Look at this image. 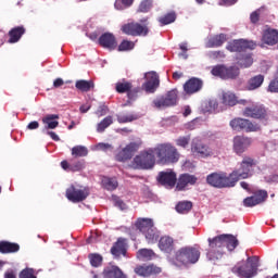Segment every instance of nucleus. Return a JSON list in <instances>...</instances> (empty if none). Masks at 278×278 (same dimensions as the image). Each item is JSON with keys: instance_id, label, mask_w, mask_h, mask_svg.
I'll return each mask as SVG.
<instances>
[{"instance_id": "obj_1", "label": "nucleus", "mask_w": 278, "mask_h": 278, "mask_svg": "<svg viewBox=\"0 0 278 278\" xmlns=\"http://www.w3.org/2000/svg\"><path fill=\"white\" fill-rule=\"evenodd\" d=\"M201 257V252H199L198 249L192 247H185L179 249L175 257H168L169 264L172 266H186L188 264H197L199 262V258Z\"/></svg>"}, {"instance_id": "obj_2", "label": "nucleus", "mask_w": 278, "mask_h": 278, "mask_svg": "<svg viewBox=\"0 0 278 278\" xmlns=\"http://www.w3.org/2000/svg\"><path fill=\"white\" fill-rule=\"evenodd\" d=\"M260 269V257L250 256L245 262L238 263L232 267V273L240 278H253L257 277V270Z\"/></svg>"}, {"instance_id": "obj_3", "label": "nucleus", "mask_w": 278, "mask_h": 278, "mask_svg": "<svg viewBox=\"0 0 278 278\" xmlns=\"http://www.w3.org/2000/svg\"><path fill=\"white\" fill-rule=\"evenodd\" d=\"M154 152L161 164H176V162H179V152L170 143L156 146Z\"/></svg>"}, {"instance_id": "obj_4", "label": "nucleus", "mask_w": 278, "mask_h": 278, "mask_svg": "<svg viewBox=\"0 0 278 278\" xmlns=\"http://www.w3.org/2000/svg\"><path fill=\"white\" fill-rule=\"evenodd\" d=\"M155 148H149L134 157V166L138 170H151L155 166Z\"/></svg>"}, {"instance_id": "obj_5", "label": "nucleus", "mask_w": 278, "mask_h": 278, "mask_svg": "<svg viewBox=\"0 0 278 278\" xmlns=\"http://www.w3.org/2000/svg\"><path fill=\"white\" fill-rule=\"evenodd\" d=\"M206 184L213 188H233L236 179L231 174L227 176L225 173H212L206 177Z\"/></svg>"}, {"instance_id": "obj_6", "label": "nucleus", "mask_w": 278, "mask_h": 278, "mask_svg": "<svg viewBox=\"0 0 278 278\" xmlns=\"http://www.w3.org/2000/svg\"><path fill=\"white\" fill-rule=\"evenodd\" d=\"M208 247L210 249L206 253V257L211 262H216V260H220L225 250V235L217 236L213 239L208 238Z\"/></svg>"}, {"instance_id": "obj_7", "label": "nucleus", "mask_w": 278, "mask_h": 278, "mask_svg": "<svg viewBox=\"0 0 278 278\" xmlns=\"http://www.w3.org/2000/svg\"><path fill=\"white\" fill-rule=\"evenodd\" d=\"M253 166H255V160L249 156L243 157L240 166L231 173V177L236 179V184H238L240 179H249V177L253 175Z\"/></svg>"}, {"instance_id": "obj_8", "label": "nucleus", "mask_w": 278, "mask_h": 278, "mask_svg": "<svg viewBox=\"0 0 278 278\" xmlns=\"http://www.w3.org/2000/svg\"><path fill=\"white\" fill-rule=\"evenodd\" d=\"M137 229L146 237L148 242H155L160 235H157V229L153 225V219L150 218H141L136 223Z\"/></svg>"}, {"instance_id": "obj_9", "label": "nucleus", "mask_w": 278, "mask_h": 278, "mask_svg": "<svg viewBox=\"0 0 278 278\" xmlns=\"http://www.w3.org/2000/svg\"><path fill=\"white\" fill-rule=\"evenodd\" d=\"M214 77H219L220 79H238L240 76V67L237 65L227 66L225 64L215 65L212 71Z\"/></svg>"}, {"instance_id": "obj_10", "label": "nucleus", "mask_w": 278, "mask_h": 278, "mask_svg": "<svg viewBox=\"0 0 278 278\" xmlns=\"http://www.w3.org/2000/svg\"><path fill=\"white\" fill-rule=\"evenodd\" d=\"M226 49L227 51H230V53H236V55H238L239 53H244L249 50L253 51V49H255V43L253 40L235 39L227 43Z\"/></svg>"}, {"instance_id": "obj_11", "label": "nucleus", "mask_w": 278, "mask_h": 278, "mask_svg": "<svg viewBox=\"0 0 278 278\" xmlns=\"http://www.w3.org/2000/svg\"><path fill=\"white\" fill-rule=\"evenodd\" d=\"M177 101H179L177 89H173L168 91L165 97L154 99L153 105L154 108H157V110H162L164 108H173V105H177Z\"/></svg>"}, {"instance_id": "obj_12", "label": "nucleus", "mask_w": 278, "mask_h": 278, "mask_svg": "<svg viewBox=\"0 0 278 278\" xmlns=\"http://www.w3.org/2000/svg\"><path fill=\"white\" fill-rule=\"evenodd\" d=\"M230 127L233 129V131H260V125L253 124L251 121L240 117L230 121Z\"/></svg>"}, {"instance_id": "obj_13", "label": "nucleus", "mask_w": 278, "mask_h": 278, "mask_svg": "<svg viewBox=\"0 0 278 278\" xmlns=\"http://www.w3.org/2000/svg\"><path fill=\"white\" fill-rule=\"evenodd\" d=\"M89 194L90 191H88V189H81L75 186H71L66 190V198L72 203H81V201H86V199H88Z\"/></svg>"}, {"instance_id": "obj_14", "label": "nucleus", "mask_w": 278, "mask_h": 278, "mask_svg": "<svg viewBox=\"0 0 278 278\" xmlns=\"http://www.w3.org/2000/svg\"><path fill=\"white\" fill-rule=\"evenodd\" d=\"M191 153L195 155V157H210L212 155V150L210 147L199 138H194L191 142Z\"/></svg>"}, {"instance_id": "obj_15", "label": "nucleus", "mask_w": 278, "mask_h": 278, "mask_svg": "<svg viewBox=\"0 0 278 278\" xmlns=\"http://www.w3.org/2000/svg\"><path fill=\"white\" fill-rule=\"evenodd\" d=\"M122 31L126 36H148L149 27L138 23H128L122 26Z\"/></svg>"}, {"instance_id": "obj_16", "label": "nucleus", "mask_w": 278, "mask_h": 278, "mask_svg": "<svg viewBox=\"0 0 278 278\" xmlns=\"http://www.w3.org/2000/svg\"><path fill=\"white\" fill-rule=\"evenodd\" d=\"M147 81L142 85L143 90L149 94H153L160 88V75L157 72H149L144 74Z\"/></svg>"}, {"instance_id": "obj_17", "label": "nucleus", "mask_w": 278, "mask_h": 278, "mask_svg": "<svg viewBox=\"0 0 278 278\" xmlns=\"http://www.w3.org/2000/svg\"><path fill=\"white\" fill-rule=\"evenodd\" d=\"M138 149H140V143L130 142L116 154L115 160L117 162H127L134 157Z\"/></svg>"}, {"instance_id": "obj_18", "label": "nucleus", "mask_w": 278, "mask_h": 278, "mask_svg": "<svg viewBox=\"0 0 278 278\" xmlns=\"http://www.w3.org/2000/svg\"><path fill=\"white\" fill-rule=\"evenodd\" d=\"M243 115L249 118H258L260 121H268V113L266 112V108L264 105L245 108L243 111Z\"/></svg>"}, {"instance_id": "obj_19", "label": "nucleus", "mask_w": 278, "mask_h": 278, "mask_svg": "<svg viewBox=\"0 0 278 278\" xmlns=\"http://www.w3.org/2000/svg\"><path fill=\"white\" fill-rule=\"evenodd\" d=\"M156 181L165 188H175L177 184V174L173 170L160 172Z\"/></svg>"}, {"instance_id": "obj_20", "label": "nucleus", "mask_w": 278, "mask_h": 278, "mask_svg": "<svg viewBox=\"0 0 278 278\" xmlns=\"http://www.w3.org/2000/svg\"><path fill=\"white\" fill-rule=\"evenodd\" d=\"M268 199V192L266 190H258L252 197H248L243 200L244 207H255L260 203H264Z\"/></svg>"}, {"instance_id": "obj_21", "label": "nucleus", "mask_w": 278, "mask_h": 278, "mask_svg": "<svg viewBox=\"0 0 278 278\" xmlns=\"http://www.w3.org/2000/svg\"><path fill=\"white\" fill-rule=\"evenodd\" d=\"M249 147H251V138L249 137L236 136L232 140V149L237 155H242Z\"/></svg>"}, {"instance_id": "obj_22", "label": "nucleus", "mask_w": 278, "mask_h": 278, "mask_svg": "<svg viewBox=\"0 0 278 278\" xmlns=\"http://www.w3.org/2000/svg\"><path fill=\"white\" fill-rule=\"evenodd\" d=\"M198 178L194 175L190 174H181L178 178L176 190H186L188 186H194L197 184Z\"/></svg>"}, {"instance_id": "obj_23", "label": "nucleus", "mask_w": 278, "mask_h": 278, "mask_svg": "<svg viewBox=\"0 0 278 278\" xmlns=\"http://www.w3.org/2000/svg\"><path fill=\"white\" fill-rule=\"evenodd\" d=\"M98 42L104 49H110V51H114L116 49V37L112 33H104L98 39Z\"/></svg>"}, {"instance_id": "obj_24", "label": "nucleus", "mask_w": 278, "mask_h": 278, "mask_svg": "<svg viewBox=\"0 0 278 278\" xmlns=\"http://www.w3.org/2000/svg\"><path fill=\"white\" fill-rule=\"evenodd\" d=\"M236 61L241 68H249L250 66H253V53L245 50L242 53L236 54Z\"/></svg>"}, {"instance_id": "obj_25", "label": "nucleus", "mask_w": 278, "mask_h": 278, "mask_svg": "<svg viewBox=\"0 0 278 278\" xmlns=\"http://www.w3.org/2000/svg\"><path fill=\"white\" fill-rule=\"evenodd\" d=\"M223 103L224 105H229L230 108H233V105H247L248 101L244 99H238L236 97V93L231 91H227L223 93Z\"/></svg>"}, {"instance_id": "obj_26", "label": "nucleus", "mask_w": 278, "mask_h": 278, "mask_svg": "<svg viewBox=\"0 0 278 278\" xmlns=\"http://www.w3.org/2000/svg\"><path fill=\"white\" fill-rule=\"evenodd\" d=\"M203 88V80L199 78H191L184 85V90L187 94H194Z\"/></svg>"}, {"instance_id": "obj_27", "label": "nucleus", "mask_w": 278, "mask_h": 278, "mask_svg": "<svg viewBox=\"0 0 278 278\" xmlns=\"http://www.w3.org/2000/svg\"><path fill=\"white\" fill-rule=\"evenodd\" d=\"M104 278H127V275L118 266H108L103 270Z\"/></svg>"}, {"instance_id": "obj_28", "label": "nucleus", "mask_w": 278, "mask_h": 278, "mask_svg": "<svg viewBox=\"0 0 278 278\" xmlns=\"http://www.w3.org/2000/svg\"><path fill=\"white\" fill-rule=\"evenodd\" d=\"M159 248L164 252V253H173L175 249V241L170 237H162L159 241Z\"/></svg>"}, {"instance_id": "obj_29", "label": "nucleus", "mask_w": 278, "mask_h": 278, "mask_svg": "<svg viewBox=\"0 0 278 278\" xmlns=\"http://www.w3.org/2000/svg\"><path fill=\"white\" fill-rule=\"evenodd\" d=\"M18 251H21V245H18V243L0 241V253L3 255L8 253H18Z\"/></svg>"}, {"instance_id": "obj_30", "label": "nucleus", "mask_w": 278, "mask_h": 278, "mask_svg": "<svg viewBox=\"0 0 278 278\" xmlns=\"http://www.w3.org/2000/svg\"><path fill=\"white\" fill-rule=\"evenodd\" d=\"M112 255H115V257H121V255L126 256L127 255V248L125 244V239L118 238L115 245L111 249Z\"/></svg>"}, {"instance_id": "obj_31", "label": "nucleus", "mask_w": 278, "mask_h": 278, "mask_svg": "<svg viewBox=\"0 0 278 278\" xmlns=\"http://www.w3.org/2000/svg\"><path fill=\"white\" fill-rule=\"evenodd\" d=\"M263 42L274 47L278 42V31L276 29H267L263 34Z\"/></svg>"}, {"instance_id": "obj_32", "label": "nucleus", "mask_w": 278, "mask_h": 278, "mask_svg": "<svg viewBox=\"0 0 278 278\" xmlns=\"http://www.w3.org/2000/svg\"><path fill=\"white\" fill-rule=\"evenodd\" d=\"M227 42V35L226 34H219L208 39L206 43L207 49H214L216 47H223Z\"/></svg>"}, {"instance_id": "obj_33", "label": "nucleus", "mask_w": 278, "mask_h": 278, "mask_svg": "<svg viewBox=\"0 0 278 278\" xmlns=\"http://www.w3.org/2000/svg\"><path fill=\"white\" fill-rule=\"evenodd\" d=\"M58 118H60V115L58 114H48L42 118V123L47 126H45V129H55L58 125H60V122H58Z\"/></svg>"}, {"instance_id": "obj_34", "label": "nucleus", "mask_w": 278, "mask_h": 278, "mask_svg": "<svg viewBox=\"0 0 278 278\" xmlns=\"http://www.w3.org/2000/svg\"><path fill=\"white\" fill-rule=\"evenodd\" d=\"M23 34H25V27L17 26L15 28H12L9 31V36H10L9 42L11 45H14V42H18L21 40V38L23 37Z\"/></svg>"}, {"instance_id": "obj_35", "label": "nucleus", "mask_w": 278, "mask_h": 278, "mask_svg": "<svg viewBox=\"0 0 278 278\" xmlns=\"http://www.w3.org/2000/svg\"><path fill=\"white\" fill-rule=\"evenodd\" d=\"M262 84H264V75L258 74L248 81V90H257V88H262Z\"/></svg>"}, {"instance_id": "obj_36", "label": "nucleus", "mask_w": 278, "mask_h": 278, "mask_svg": "<svg viewBox=\"0 0 278 278\" xmlns=\"http://www.w3.org/2000/svg\"><path fill=\"white\" fill-rule=\"evenodd\" d=\"M102 187L104 190L112 192L118 188V180L116 178L104 177L102 179Z\"/></svg>"}, {"instance_id": "obj_37", "label": "nucleus", "mask_w": 278, "mask_h": 278, "mask_svg": "<svg viewBox=\"0 0 278 278\" xmlns=\"http://www.w3.org/2000/svg\"><path fill=\"white\" fill-rule=\"evenodd\" d=\"M77 90H80V92H90L92 88H94V83L92 80H77L75 84Z\"/></svg>"}, {"instance_id": "obj_38", "label": "nucleus", "mask_w": 278, "mask_h": 278, "mask_svg": "<svg viewBox=\"0 0 278 278\" xmlns=\"http://www.w3.org/2000/svg\"><path fill=\"white\" fill-rule=\"evenodd\" d=\"M266 14H268V8L264 5L261 7L260 9L251 13L250 15L251 23L255 25V23L260 22V16H264Z\"/></svg>"}, {"instance_id": "obj_39", "label": "nucleus", "mask_w": 278, "mask_h": 278, "mask_svg": "<svg viewBox=\"0 0 278 278\" xmlns=\"http://www.w3.org/2000/svg\"><path fill=\"white\" fill-rule=\"evenodd\" d=\"M155 255V252L150 249H140L137 252L138 260H142L143 262H149L150 260H153V256Z\"/></svg>"}, {"instance_id": "obj_40", "label": "nucleus", "mask_w": 278, "mask_h": 278, "mask_svg": "<svg viewBox=\"0 0 278 278\" xmlns=\"http://www.w3.org/2000/svg\"><path fill=\"white\" fill-rule=\"evenodd\" d=\"M239 242L232 235H225V247L228 251H233L238 247Z\"/></svg>"}, {"instance_id": "obj_41", "label": "nucleus", "mask_w": 278, "mask_h": 278, "mask_svg": "<svg viewBox=\"0 0 278 278\" xmlns=\"http://www.w3.org/2000/svg\"><path fill=\"white\" fill-rule=\"evenodd\" d=\"M112 123H114V119L112 118V116H106V117H104V118L97 125V131H98V134H103V131H105V129H108V127H110V125H112Z\"/></svg>"}, {"instance_id": "obj_42", "label": "nucleus", "mask_w": 278, "mask_h": 278, "mask_svg": "<svg viewBox=\"0 0 278 278\" xmlns=\"http://www.w3.org/2000/svg\"><path fill=\"white\" fill-rule=\"evenodd\" d=\"M191 210H192V202L190 201H182L176 205V212H178V214H188V212Z\"/></svg>"}, {"instance_id": "obj_43", "label": "nucleus", "mask_w": 278, "mask_h": 278, "mask_svg": "<svg viewBox=\"0 0 278 278\" xmlns=\"http://www.w3.org/2000/svg\"><path fill=\"white\" fill-rule=\"evenodd\" d=\"M175 21H177V14L175 12H169L159 18L161 25H170V23H175Z\"/></svg>"}, {"instance_id": "obj_44", "label": "nucleus", "mask_w": 278, "mask_h": 278, "mask_svg": "<svg viewBox=\"0 0 278 278\" xmlns=\"http://www.w3.org/2000/svg\"><path fill=\"white\" fill-rule=\"evenodd\" d=\"M72 155H74V157H86V155H88V148L76 146L72 148Z\"/></svg>"}, {"instance_id": "obj_45", "label": "nucleus", "mask_w": 278, "mask_h": 278, "mask_svg": "<svg viewBox=\"0 0 278 278\" xmlns=\"http://www.w3.org/2000/svg\"><path fill=\"white\" fill-rule=\"evenodd\" d=\"M86 168V161H75L70 163V172L71 173H79V170H84Z\"/></svg>"}, {"instance_id": "obj_46", "label": "nucleus", "mask_w": 278, "mask_h": 278, "mask_svg": "<svg viewBox=\"0 0 278 278\" xmlns=\"http://www.w3.org/2000/svg\"><path fill=\"white\" fill-rule=\"evenodd\" d=\"M117 123H134V121H138L137 114H127V115H116Z\"/></svg>"}, {"instance_id": "obj_47", "label": "nucleus", "mask_w": 278, "mask_h": 278, "mask_svg": "<svg viewBox=\"0 0 278 278\" xmlns=\"http://www.w3.org/2000/svg\"><path fill=\"white\" fill-rule=\"evenodd\" d=\"M134 4V0H116L115 1V10H127V8H131Z\"/></svg>"}, {"instance_id": "obj_48", "label": "nucleus", "mask_w": 278, "mask_h": 278, "mask_svg": "<svg viewBox=\"0 0 278 278\" xmlns=\"http://www.w3.org/2000/svg\"><path fill=\"white\" fill-rule=\"evenodd\" d=\"M151 270H153V267L151 266H139L135 268L136 275H140V277H149V275H151Z\"/></svg>"}, {"instance_id": "obj_49", "label": "nucleus", "mask_w": 278, "mask_h": 278, "mask_svg": "<svg viewBox=\"0 0 278 278\" xmlns=\"http://www.w3.org/2000/svg\"><path fill=\"white\" fill-rule=\"evenodd\" d=\"M89 261H90L91 266H93L94 268H99V266L103 262V256H101V254H90Z\"/></svg>"}, {"instance_id": "obj_50", "label": "nucleus", "mask_w": 278, "mask_h": 278, "mask_svg": "<svg viewBox=\"0 0 278 278\" xmlns=\"http://www.w3.org/2000/svg\"><path fill=\"white\" fill-rule=\"evenodd\" d=\"M115 88L116 91L119 92V94H123L131 90V83H117Z\"/></svg>"}, {"instance_id": "obj_51", "label": "nucleus", "mask_w": 278, "mask_h": 278, "mask_svg": "<svg viewBox=\"0 0 278 278\" xmlns=\"http://www.w3.org/2000/svg\"><path fill=\"white\" fill-rule=\"evenodd\" d=\"M151 8H153V1L152 0H143L138 9V12H142V13H147L149 12V10H151Z\"/></svg>"}, {"instance_id": "obj_52", "label": "nucleus", "mask_w": 278, "mask_h": 278, "mask_svg": "<svg viewBox=\"0 0 278 278\" xmlns=\"http://www.w3.org/2000/svg\"><path fill=\"white\" fill-rule=\"evenodd\" d=\"M138 92H140L139 88L129 89L127 92L128 100L124 105H129L132 101H136V99H138Z\"/></svg>"}, {"instance_id": "obj_53", "label": "nucleus", "mask_w": 278, "mask_h": 278, "mask_svg": "<svg viewBox=\"0 0 278 278\" xmlns=\"http://www.w3.org/2000/svg\"><path fill=\"white\" fill-rule=\"evenodd\" d=\"M35 273L36 270H34V268L26 267L20 273L18 277L20 278H38L36 277V275H34Z\"/></svg>"}, {"instance_id": "obj_54", "label": "nucleus", "mask_w": 278, "mask_h": 278, "mask_svg": "<svg viewBox=\"0 0 278 278\" xmlns=\"http://www.w3.org/2000/svg\"><path fill=\"white\" fill-rule=\"evenodd\" d=\"M136 45L129 40H123L118 46V51H131Z\"/></svg>"}, {"instance_id": "obj_55", "label": "nucleus", "mask_w": 278, "mask_h": 278, "mask_svg": "<svg viewBox=\"0 0 278 278\" xmlns=\"http://www.w3.org/2000/svg\"><path fill=\"white\" fill-rule=\"evenodd\" d=\"M97 151H103L104 153H108V151H110L112 153V151H114V146L110 144V143H105V142H99L96 146Z\"/></svg>"}, {"instance_id": "obj_56", "label": "nucleus", "mask_w": 278, "mask_h": 278, "mask_svg": "<svg viewBox=\"0 0 278 278\" xmlns=\"http://www.w3.org/2000/svg\"><path fill=\"white\" fill-rule=\"evenodd\" d=\"M177 147H182V149H186L188 144H190V136L180 137L176 140Z\"/></svg>"}, {"instance_id": "obj_57", "label": "nucleus", "mask_w": 278, "mask_h": 278, "mask_svg": "<svg viewBox=\"0 0 278 278\" xmlns=\"http://www.w3.org/2000/svg\"><path fill=\"white\" fill-rule=\"evenodd\" d=\"M208 58L211 60H223L225 58V52L218 50V51H210L208 52Z\"/></svg>"}, {"instance_id": "obj_58", "label": "nucleus", "mask_w": 278, "mask_h": 278, "mask_svg": "<svg viewBox=\"0 0 278 278\" xmlns=\"http://www.w3.org/2000/svg\"><path fill=\"white\" fill-rule=\"evenodd\" d=\"M113 203L115 205V207H118L119 210H127V204H125V202H123V200H121V198L113 195Z\"/></svg>"}, {"instance_id": "obj_59", "label": "nucleus", "mask_w": 278, "mask_h": 278, "mask_svg": "<svg viewBox=\"0 0 278 278\" xmlns=\"http://www.w3.org/2000/svg\"><path fill=\"white\" fill-rule=\"evenodd\" d=\"M268 90H269V92H278V78L270 81V84L268 86Z\"/></svg>"}, {"instance_id": "obj_60", "label": "nucleus", "mask_w": 278, "mask_h": 278, "mask_svg": "<svg viewBox=\"0 0 278 278\" xmlns=\"http://www.w3.org/2000/svg\"><path fill=\"white\" fill-rule=\"evenodd\" d=\"M96 114H98V116H105V114H108V106L104 104L100 105Z\"/></svg>"}, {"instance_id": "obj_61", "label": "nucleus", "mask_w": 278, "mask_h": 278, "mask_svg": "<svg viewBox=\"0 0 278 278\" xmlns=\"http://www.w3.org/2000/svg\"><path fill=\"white\" fill-rule=\"evenodd\" d=\"M47 136H50V138H52V140H54V142H60V136H58V134H55L54 131H47L46 132Z\"/></svg>"}, {"instance_id": "obj_62", "label": "nucleus", "mask_w": 278, "mask_h": 278, "mask_svg": "<svg viewBox=\"0 0 278 278\" xmlns=\"http://www.w3.org/2000/svg\"><path fill=\"white\" fill-rule=\"evenodd\" d=\"M38 127H40V124L38 122H36V121L30 122L27 125V129H29V130L38 129Z\"/></svg>"}, {"instance_id": "obj_63", "label": "nucleus", "mask_w": 278, "mask_h": 278, "mask_svg": "<svg viewBox=\"0 0 278 278\" xmlns=\"http://www.w3.org/2000/svg\"><path fill=\"white\" fill-rule=\"evenodd\" d=\"M61 86H64V79H62V78H56V79L53 81V87H54V88H60Z\"/></svg>"}, {"instance_id": "obj_64", "label": "nucleus", "mask_w": 278, "mask_h": 278, "mask_svg": "<svg viewBox=\"0 0 278 278\" xmlns=\"http://www.w3.org/2000/svg\"><path fill=\"white\" fill-rule=\"evenodd\" d=\"M4 278H16V274L12 269H8L4 273Z\"/></svg>"}]
</instances>
